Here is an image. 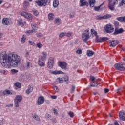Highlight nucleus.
Listing matches in <instances>:
<instances>
[{
	"mask_svg": "<svg viewBox=\"0 0 125 125\" xmlns=\"http://www.w3.org/2000/svg\"><path fill=\"white\" fill-rule=\"evenodd\" d=\"M0 61L2 66L6 69H10L11 66L17 68L18 65L21 63V58L16 54H12L10 56L5 52H2L0 54Z\"/></svg>",
	"mask_w": 125,
	"mask_h": 125,
	"instance_id": "nucleus-1",
	"label": "nucleus"
},
{
	"mask_svg": "<svg viewBox=\"0 0 125 125\" xmlns=\"http://www.w3.org/2000/svg\"><path fill=\"white\" fill-rule=\"evenodd\" d=\"M82 37L83 42L86 43L87 42V40L89 39V30L87 29L83 32L82 34Z\"/></svg>",
	"mask_w": 125,
	"mask_h": 125,
	"instance_id": "nucleus-2",
	"label": "nucleus"
},
{
	"mask_svg": "<svg viewBox=\"0 0 125 125\" xmlns=\"http://www.w3.org/2000/svg\"><path fill=\"white\" fill-rule=\"evenodd\" d=\"M36 3L38 6H45L47 3H50V0H39Z\"/></svg>",
	"mask_w": 125,
	"mask_h": 125,
	"instance_id": "nucleus-3",
	"label": "nucleus"
},
{
	"mask_svg": "<svg viewBox=\"0 0 125 125\" xmlns=\"http://www.w3.org/2000/svg\"><path fill=\"white\" fill-rule=\"evenodd\" d=\"M22 96L17 95L14 99V105L16 108L19 107V103L22 101Z\"/></svg>",
	"mask_w": 125,
	"mask_h": 125,
	"instance_id": "nucleus-4",
	"label": "nucleus"
},
{
	"mask_svg": "<svg viewBox=\"0 0 125 125\" xmlns=\"http://www.w3.org/2000/svg\"><path fill=\"white\" fill-rule=\"evenodd\" d=\"M111 17H112V15H111V14H106L104 16H101L100 15L95 16L96 20H103L105 19H109V18H111Z\"/></svg>",
	"mask_w": 125,
	"mask_h": 125,
	"instance_id": "nucleus-5",
	"label": "nucleus"
},
{
	"mask_svg": "<svg viewBox=\"0 0 125 125\" xmlns=\"http://www.w3.org/2000/svg\"><path fill=\"white\" fill-rule=\"evenodd\" d=\"M47 67L49 69H52L54 66V58L51 57L48 59Z\"/></svg>",
	"mask_w": 125,
	"mask_h": 125,
	"instance_id": "nucleus-6",
	"label": "nucleus"
},
{
	"mask_svg": "<svg viewBox=\"0 0 125 125\" xmlns=\"http://www.w3.org/2000/svg\"><path fill=\"white\" fill-rule=\"evenodd\" d=\"M105 30L106 33L110 34L114 32V28L112 27V25L110 24H106L105 27Z\"/></svg>",
	"mask_w": 125,
	"mask_h": 125,
	"instance_id": "nucleus-7",
	"label": "nucleus"
},
{
	"mask_svg": "<svg viewBox=\"0 0 125 125\" xmlns=\"http://www.w3.org/2000/svg\"><path fill=\"white\" fill-rule=\"evenodd\" d=\"M114 68H115L116 70L121 71H125V67H124V66H123V64H121L119 63L115 64L114 65Z\"/></svg>",
	"mask_w": 125,
	"mask_h": 125,
	"instance_id": "nucleus-8",
	"label": "nucleus"
},
{
	"mask_svg": "<svg viewBox=\"0 0 125 125\" xmlns=\"http://www.w3.org/2000/svg\"><path fill=\"white\" fill-rule=\"evenodd\" d=\"M109 44H110V46L111 47H115V46H116V45H118V44H119V43H120V42H119V41L117 40H109L108 41Z\"/></svg>",
	"mask_w": 125,
	"mask_h": 125,
	"instance_id": "nucleus-9",
	"label": "nucleus"
},
{
	"mask_svg": "<svg viewBox=\"0 0 125 125\" xmlns=\"http://www.w3.org/2000/svg\"><path fill=\"white\" fill-rule=\"evenodd\" d=\"M67 63L65 62H59V67H60L62 70H65V71H66V70H67Z\"/></svg>",
	"mask_w": 125,
	"mask_h": 125,
	"instance_id": "nucleus-10",
	"label": "nucleus"
},
{
	"mask_svg": "<svg viewBox=\"0 0 125 125\" xmlns=\"http://www.w3.org/2000/svg\"><path fill=\"white\" fill-rule=\"evenodd\" d=\"M21 15L23 16V17H25L27 19H29L30 20L33 19V17H32V15L29 13H27L25 12H22L21 13Z\"/></svg>",
	"mask_w": 125,
	"mask_h": 125,
	"instance_id": "nucleus-11",
	"label": "nucleus"
},
{
	"mask_svg": "<svg viewBox=\"0 0 125 125\" xmlns=\"http://www.w3.org/2000/svg\"><path fill=\"white\" fill-rule=\"evenodd\" d=\"M43 103H44V98L43 97V96H41L38 98L37 104L38 105H42V104H43Z\"/></svg>",
	"mask_w": 125,
	"mask_h": 125,
	"instance_id": "nucleus-12",
	"label": "nucleus"
},
{
	"mask_svg": "<svg viewBox=\"0 0 125 125\" xmlns=\"http://www.w3.org/2000/svg\"><path fill=\"white\" fill-rule=\"evenodd\" d=\"M80 2L81 3V7L88 6V5H89V4L88 3V2H87L86 0H80Z\"/></svg>",
	"mask_w": 125,
	"mask_h": 125,
	"instance_id": "nucleus-13",
	"label": "nucleus"
},
{
	"mask_svg": "<svg viewBox=\"0 0 125 125\" xmlns=\"http://www.w3.org/2000/svg\"><path fill=\"white\" fill-rule=\"evenodd\" d=\"M119 119L121 121H125V114L123 110L119 112Z\"/></svg>",
	"mask_w": 125,
	"mask_h": 125,
	"instance_id": "nucleus-14",
	"label": "nucleus"
},
{
	"mask_svg": "<svg viewBox=\"0 0 125 125\" xmlns=\"http://www.w3.org/2000/svg\"><path fill=\"white\" fill-rule=\"evenodd\" d=\"M3 25H4V26H7L8 25H10V22H9V19H8L7 18H3L2 21Z\"/></svg>",
	"mask_w": 125,
	"mask_h": 125,
	"instance_id": "nucleus-15",
	"label": "nucleus"
},
{
	"mask_svg": "<svg viewBox=\"0 0 125 125\" xmlns=\"http://www.w3.org/2000/svg\"><path fill=\"white\" fill-rule=\"evenodd\" d=\"M124 33V29L123 28H115V31L113 33V35H118V34H122Z\"/></svg>",
	"mask_w": 125,
	"mask_h": 125,
	"instance_id": "nucleus-16",
	"label": "nucleus"
},
{
	"mask_svg": "<svg viewBox=\"0 0 125 125\" xmlns=\"http://www.w3.org/2000/svg\"><path fill=\"white\" fill-rule=\"evenodd\" d=\"M33 30H28L27 33L28 34H31L32 33H36L37 29H38V27L36 25H33L32 26Z\"/></svg>",
	"mask_w": 125,
	"mask_h": 125,
	"instance_id": "nucleus-17",
	"label": "nucleus"
},
{
	"mask_svg": "<svg viewBox=\"0 0 125 125\" xmlns=\"http://www.w3.org/2000/svg\"><path fill=\"white\" fill-rule=\"evenodd\" d=\"M12 94V92L9 90H5L3 91L2 94H1V96H4V95H9Z\"/></svg>",
	"mask_w": 125,
	"mask_h": 125,
	"instance_id": "nucleus-18",
	"label": "nucleus"
},
{
	"mask_svg": "<svg viewBox=\"0 0 125 125\" xmlns=\"http://www.w3.org/2000/svg\"><path fill=\"white\" fill-rule=\"evenodd\" d=\"M116 5V2H114L113 4H108V7L111 11L115 10V5Z\"/></svg>",
	"mask_w": 125,
	"mask_h": 125,
	"instance_id": "nucleus-19",
	"label": "nucleus"
},
{
	"mask_svg": "<svg viewBox=\"0 0 125 125\" xmlns=\"http://www.w3.org/2000/svg\"><path fill=\"white\" fill-rule=\"evenodd\" d=\"M50 73H51V74H53V75H64V74H65V73L62 72V71H58V70H56V71H54L53 72H50Z\"/></svg>",
	"mask_w": 125,
	"mask_h": 125,
	"instance_id": "nucleus-20",
	"label": "nucleus"
},
{
	"mask_svg": "<svg viewBox=\"0 0 125 125\" xmlns=\"http://www.w3.org/2000/svg\"><path fill=\"white\" fill-rule=\"evenodd\" d=\"M32 118L35 120V121L41 122V118H40V117H39V116H38L36 113L32 114Z\"/></svg>",
	"mask_w": 125,
	"mask_h": 125,
	"instance_id": "nucleus-21",
	"label": "nucleus"
},
{
	"mask_svg": "<svg viewBox=\"0 0 125 125\" xmlns=\"http://www.w3.org/2000/svg\"><path fill=\"white\" fill-rule=\"evenodd\" d=\"M42 56L41 57V59L42 61H44V60H46V56H47V55H46V52H42Z\"/></svg>",
	"mask_w": 125,
	"mask_h": 125,
	"instance_id": "nucleus-22",
	"label": "nucleus"
},
{
	"mask_svg": "<svg viewBox=\"0 0 125 125\" xmlns=\"http://www.w3.org/2000/svg\"><path fill=\"white\" fill-rule=\"evenodd\" d=\"M18 22L19 25H20V26H21V27H23V26L25 25V23H26V22H25V21H23L22 19H20V20L18 21Z\"/></svg>",
	"mask_w": 125,
	"mask_h": 125,
	"instance_id": "nucleus-23",
	"label": "nucleus"
},
{
	"mask_svg": "<svg viewBox=\"0 0 125 125\" xmlns=\"http://www.w3.org/2000/svg\"><path fill=\"white\" fill-rule=\"evenodd\" d=\"M32 91H33V87L31 85H29L28 86V89L26 90V93L27 94H30V93H31Z\"/></svg>",
	"mask_w": 125,
	"mask_h": 125,
	"instance_id": "nucleus-24",
	"label": "nucleus"
},
{
	"mask_svg": "<svg viewBox=\"0 0 125 125\" xmlns=\"http://www.w3.org/2000/svg\"><path fill=\"white\" fill-rule=\"evenodd\" d=\"M95 0H89V3L90 4V7H94V5H95Z\"/></svg>",
	"mask_w": 125,
	"mask_h": 125,
	"instance_id": "nucleus-25",
	"label": "nucleus"
},
{
	"mask_svg": "<svg viewBox=\"0 0 125 125\" xmlns=\"http://www.w3.org/2000/svg\"><path fill=\"white\" fill-rule=\"evenodd\" d=\"M104 3H105V2H104L102 4L98 6H95L94 8V10H95V11H99L100 10L101 7L104 5Z\"/></svg>",
	"mask_w": 125,
	"mask_h": 125,
	"instance_id": "nucleus-26",
	"label": "nucleus"
},
{
	"mask_svg": "<svg viewBox=\"0 0 125 125\" xmlns=\"http://www.w3.org/2000/svg\"><path fill=\"white\" fill-rule=\"evenodd\" d=\"M116 19L118 20V21H119V22H124L125 23V16L118 17L116 18Z\"/></svg>",
	"mask_w": 125,
	"mask_h": 125,
	"instance_id": "nucleus-27",
	"label": "nucleus"
},
{
	"mask_svg": "<svg viewBox=\"0 0 125 125\" xmlns=\"http://www.w3.org/2000/svg\"><path fill=\"white\" fill-rule=\"evenodd\" d=\"M86 54L87 56L90 57L91 56H92V55H94L95 53L94 52L91 51L90 50H87Z\"/></svg>",
	"mask_w": 125,
	"mask_h": 125,
	"instance_id": "nucleus-28",
	"label": "nucleus"
},
{
	"mask_svg": "<svg viewBox=\"0 0 125 125\" xmlns=\"http://www.w3.org/2000/svg\"><path fill=\"white\" fill-rule=\"evenodd\" d=\"M60 21H61V20L60 19V18H57L55 19L54 23L56 25H57L58 26H59V25H60V24L61 23Z\"/></svg>",
	"mask_w": 125,
	"mask_h": 125,
	"instance_id": "nucleus-29",
	"label": "nucleus"
},
{
	"mask_svg": "<svg viewBox=\"0 0 125 125\" xmlns=\"http://www.w3.org/2000/svg\"><path fill=\"white\" fill-rule=\"evenodd\" d=\"M63 79L66 84H69V83H70V81H69V76L66 75L63 77Z\"/></svg>",
	"mask_w": 125,
	"mask_h": 125,
	"instance_id": "nucleus-30",
	"label": "nucleus"
},
{
	"mask_svg": "<svg viewBox=\"0 0 125 125\" xmlns=\"http://www.w3.org/2000/svg\"><path fill=\"white\" fill-rule=\"evenodd\" d=\"M99 83H96L95 82H93L92 83H91V84L89 85L90 87H97L98 86V85Z\"/></svg>",
	"mask_w": 125,
	"mask_h": 125,
	"instance_id": "nucleus-31",
	"label": "nucleus"
},
{
	"mask_svg": "<svg viewBox=\"0 0 125 125\" xmlns=\"http://www.w3.org/2000/svg\"><path fill=\"white\" fill-rule=\"evenodd\" d=\"M49 20H53L54 19V14L53 13H50L48 15Z\"/></svg>",
	"mask_w": 125,
	"mask_h": 125,
	"instance_id": "nucleus-32",
	"label": "nucleus"
},
{
	"mask_svg": "<svg viewBox=\"0 0 125 125\" xmlns=\"http://www.w3.org/2000/svg\"><path fill=\"white\" fill-rule=\"evenodd\" d=\"M53 5L54 6V7H57V6H58V5H59V1H58V0H55L53 1Z\"/></svg>",
	"mask_w": 125,
	"mask_h": 125,
	"instance_id": "nucleus-33",
	"label": "nucleus"
},
{
	"mask_svg": "<svg viewBox=\"0 0 125 125\" xmlns=\"http://www.w3.org/2000/svg\"><path fill=\"white\" fill-rule=\"evenodd\" d=\"M95 41L96 42L99 43V42H102V39L99 38L98 35L96 37Z\"/></svg>",
	"mask_w": 125,
	"mask_h": 125,
	"instance_id": "nucleus-34",
	"label": "nucleus"
},
{
	"mask_svg": "<svg viewBox=\"0 0 125 125\" xmlns=\"http://www.w3.org/2000/svg\"><path fill=\"white\" fill-rule=\"evenodd\" d=\"M25 35H23L22 37L21 38V43H25V41H26V38H25Z\"/></svg>",
	"mask_w": 125,
	"mask_h": 125,
	"instance_id": "nucleus-35",
	"label": "nucleus"
},
{
	"mask_svg": "<svg viewBox=\"0 0 125 125\" xmlns=\"http://www.w3.org/2000/svg\"><path fill=\"white\" fill-rule=\"evenodd\" d=\"M91 35H94L96 37L98 36V35H97V32H96L95 30H94V29H91Z\"/></svg>",
	"mask_w": 125,
	"mask_h": 125,
	"instance_id": "nucleus-36",
	"label": "nucleus"
},
{
	"mask_svg": "<svg viewBox=\"0 0 125 125\" xmlns=\"http://www.w3.org/2000/svg\"><path fill=\"white\" fill-rule=\"evenodd\" d=\"M38 65L40 67H44V66H45V64L43 62L40 61V60L38 61Z\"/></svg>",
	"mask_w": 125,
	"mask_h": 125,
	"instance_id": "nucleus-37",
	"label": "nucleus"
},
{
	"mask_svg": "<svg viewBox=\"0 0 125 125\" xmlns=\"http://www.w3.org/2000/svg\"><path fill=\"white\" fill-rule=\"evenodd\" d=\"M114 24L115 27V29H119V25L120 24V23L117 21H114Z\"/></svg>",
	"mask_w": 125,
	"mask_h": 125,
	"instance_id": "nucleus-38",
	"label": "nucleus"
},
{
	"mask_svg": "<svg viewBox=\"0 0 125 125\" xmlns=\"http://www.w3.org/2000/svg\"><path fill=\"white\" fill-rule=\"evenodd\" d=\"M75 15H76V13H75L74 12H71L69 14V18H73L75 17Z\"/></svg>",
	"mask_w": 125,
	"mask_h": 125,
	"instance_id": "nucleus-39",
	"label": "nucleus"
},
{
	"mask_svg": "<svg viewBox=\"0 0 125 125\" xmlns=\"http://www.w3.org/2000/svg\"><path fill=\"white\" fill-rule=\"evenodd\" d=\"M15 86L18 87V88H21V83H20L16 82L15 83Z\"/></svg>",
	"mask_w": 125,
	"mask_h": 125,
	"instance_id": "nucleus-40",
	"label": "nucleus"
},
{
	"mask_svg": "<svg viewBox=\"0 0 125 125\" xmlns=\"http://www.w3.org/2000/svg\"><path fill=\"white\" fill-rule=\"evenodd\" d=\"M57 80H58L59 83H63L64 80H63V78L59 77L57 79Z\"/></svg>",
	"mask_w": 125,
	"mask_h": 125,
	"instance_id": "nucleus-41",
	"label": "nucleus"
},
{
	"mask_svg": "<svg viewBox=\"0 0 125 125\" xmlns=\"http://www.w3.org/2000/svg\"><path fill=\"white\" fill-rule=\"evenodd\" d=\"M124 4H125V0H122L121 2L119 3V7L123 6Z\"/></svg>",
	"mask_w": 125,
	"mask_h": 125,
	"instance_id": "nucleus-42",
	"label": "nucleus"
},
{
	"mask_svg": "<svg viewBox=\"0 0 125 125\" xmlns=\"http://www.w3.org/2000/svg\"><path fill=\"white\" fill-rule=\"evenodd\" d=\"M21 71H25V70H27V67L25 65H22L21 67Z\"/></svg>",
	"mask_w": 125,
	"mask_h": 125,
	"instance_id": "nucleus-43",
	"label": "nucleus"
},
{
	"mask_svg": "<svg viewBox=\"0 0 125 125\" xmlns=\"http://www.w3.org/2000/svg\"><path fill=\"white\" fill-rule=\"evenodd\" d=\"M65 36H66L65 32H62L59 35L60 38H63V37H64Z\"/></svg>",
	"mask_w": 125,
	"mask_h": 125,
	"instance_id": "nucleus-44",
	"label": "nucleus"
},
{
	"mask_svg": "<svg viewBox=\"0 0 125 125\" xmlns=\"http://www.w3.org/2000/svg\"><path fill=\"white\" fill-rule=\"evenodd\" d=\"M68 115L70 117V118H74V116H75V114H74V112L72 111H70L68 113Z\"/></svg>",
	"mask_w": 125,
	"mask_h": 125,
	"instance_id": "nucleus-45",
	"label": "nucleus"
},
{
	"mask_svg": "<svg viewBox=\"0 0 125 125\" xmlns=\"http://www.w3.org/2000/svg\"><path fill=\"white\" fill-rule=\"evenodd\" d=\"M31 64V62H26V69L27 70H29L30 69V64Z\"/></svg>",
	"mask_w": 125,
	"mask_h": 125,
	"instance_id": "nucleus-46",
	"label": "nucleus"
},
{
	"mask_svg": "<svg viewBox=\"0 0 125 125\" xmlns=\"http://www.w3.org/2000/svg\"><path fill=\"white\" fill-rule=\"evenodd\" d=\"M108 40H109L108 37H104L102 38V42H105L106 41H108Z\"/></svg>",
	"mask_w": 125,
	"mask_h": 125,
	"instance_id": "nucleus-47",
	"label": "nucleus"
},
{
	"mask_svg": "<svg viewBox=\"0 0 125 125\" xmlns=\"http://www.w3.org/2000/svg\"><path fill=\"white\" fill-rule=\"evenodd\" d=\"M23 5L25 7H28L29 6V2L25 1L23 3Z\"/></svg>",
	"mask_w": 125,
	"mask_h": 125,
	"instance_id": "nucleus-48",
	"label": "nucleus"
},
{
	"mask_svg": "<svg viewBox=\"0 0 125 125\" xmlns=\"http://www.w3.org/2000/svg\"><path fill=\"white\" fill-rule=\"evenodd\" d=\"M77 54H82V51L80 48L78 49V50L76 51Z\"/></svg>",
	"mask_w": 125,
	"mask_h": 125,
	"instance_id": "nucleus-49",
	"label": "nucleus"
},
{
	"mask_svg": "<svg viewBox=\"0 0 125 125\" xmlns=\"http://www.w3.org/2000/svg\"><path fill=\"white\" fill-rule=\"evenodd\" d=\"M37 47L38 48H42V43L41 42H39L36 44Z\"/></svg>",
	"mask_w": 125,
	"mask_h": 125,
	"instance_id": "nucleus-50",
	"label": "nucleus"
},
{
	"mask_svg": "<svg viewBox=\"0 0 125 125\" xmlns=\"http://www.w3.org/2000/svg\"><path fill=\"white\" fill-rule=\"evenodd\" d=\"M11 72L12 74H16V73H18V70L16 69H11Z\"/></svg>",
	"mask_w": 125,
	"mask_h": 125,
	"instance_id": "nucleus-51",
	"label": "nucleus"
},
{
	"mask_svg": "<svg viewBox=\"0 0 125 125\" xmlns=\"http://www.w3.org/2000/svg\"><path fill=\"white\" fill-rule=\"evenodd\" d=\"M53 111L54 114L55 116H58V112H57V111L56 110L55 108H54L53 109Z\"/></svg>",
	"mask_w": 125,
	"mask_h": 125,
	"instance_id": "nucleus-52",
	"label": "nucleus"
},
{
	"mask_svg": "<svg viewBox=\"0 0 125 125\" xmlns=\"http://www.w3.org/2000/svg\"><path fill=\"white\" fill-rule=\"evenodd\" d=\"M39 12L38 11H34L33 12V14L34 15H35V16H38L39 15Z\"/></svg>",
	"mask_w": 125,
	"mask_h": 125,
	"instance_id": "nucleus-53",
	"label": "nucleus"
},
{
	"mask_svg": "<svg viewBox=\"0 0 125 125\" xmlns=\"http://www.w3.org/2000/svg\"><path fill=\"white\" fill-rule=\"evenodd\" d=\"M10 107H13V104H8L6 105V108H9Z\"/></svg>",
	"mask_w": 125,
	"mask_h": 125,
	"instance_id": "nucleus-54",
	"label": "nucleus"
},
{
	"mask_svg": "<svg viewBox=\"0 0 125 125\" xmlns=\"http://www.w3.org/2000/svg\"><path fill=\"white\" fill-rule=\"evenodd\" d=\"M75 88H76V87L74 85H72L71 91V93H74V91H75Z\"/></svg>",
	"mask_w": 125,
	"mask_h": 125,
	"instance_id": "nucleus-55",
	"label": "nucleus"
},
{
	"mask_svg": "<svg viewBox=\"0 0 125 125\" xmlns=\"http://www.w3.org/2000/svg\"><path fill=\"white\" fill-rule=\"evenodd\" d=\"M54 90H55V91H56L57 92H58V91H59V89L58 88V87L55 86L53 87Z\"/></svg>",
	"mask_w": 125,
	"mask_h": 125,
	"instance_id": "nucleus-56",
	"label": "nucleus"
},
{
	"mask_svg": "<svg viewBox=\"0 0 125 125\" xmlns=\"http://www.w3.org/2000/svg\"><path fill=\"white\" fill-rule=\"evenodd\" d=\"M45 118L46 119H50V118H51V115H50V114H46L45 115Z\"/></svg>",
	"mask_w": 125,
	"mask_h": 125,
	"instance_id": "nucleus-57",
	"label": "nucleus"
},
{
	"mask_svg": "<svg viewBox=\"0 0 125 125\" xmlns=\"http://www.w3.org/2000/svg\"><path fill=\"white\" fill-rule=\"evenodd\" d=\"M28 42L30 43V44H31V45H33V46L35 45V43L33 41H29Z\"/></svg>",
	"mask_w": 125,
	"mask_h": 125,
	"instance_id": "nucleus-58",
	"label": "nucleus"
},
{
	"mask_svg": "<svg viewBox=\"0 0 125 125\" xmlns=\"http://www.w3.org/2000/svg\"><path fill=\"white\" fill-rule=\"evenodd\" d=\"M90 80H91V81L93 82V81L95 80V77H94V76H91L90 77Z\"/></svg>",
	"mask_w": 125,
	"mask_h": 125,
	"instance_id": "nucleus-59",
	"label": "nucleus"
},
{
	"mask_svg": "<svg viewBox=\"0 0 125 125\" xmlns=\"http://www.w3.org/2000/svg\"><path fill=\"white\" fill-rule=\"evenodd\" d=\"M120 91L123 92V90H122V87H120V88H118V89H117V92L118 93H119V92H120Z\"/></svg>",
	"mask_w": 125,
	"mask_h": 125,
	"instance_id": "nucleus-60",
	"label": "nucleus"
},
{
	"mask_svg": "<svg viewBox=\"0 0 125 125\" xmlns=\"http://www.w3.org/2000/svg\"><path fill=\"white\" fill-rule=\"evenodd\" d=\"M65 35H66V37H71V36H72V33H71V32L67 33Z\"/></svg>",
	"mask_w": 125,
	"mask_h": 125,
	"instance_id": "nucleus-61",
	"label": "nucleus"
},
{
	"mask_svg": "<svg viewBox=\"0 0 125 125\" xmlns=\"http://www.w3.org/2000/svg\"><path fill=\"white\" fill-rule=\"evenodd\" d=\"M104 93H108L109 91V89H107V88H104Z\"/></svg>",
	"mask_w": 125,
	"mask_h": 125,
	"instance_id": "nucleus-62",
	"label": "nucleus"
},
{
	"mask_svg": "<svg viewBox=\"0 0 125 125\" xmlns=\"http://www.w3.org/2000/svg\"><path fill=\"white\" fill-rule=\"evenodd\" d=\"M37 37H42V33H36Z\"/></svg>",
	"mask_w": 125,
	"mask_h": 125,
	"instance_id": "nucleus-63",
	"label": "nucleus"
},
{
	"mask_svg": "<svg viewBox=\"0 0 125 125\" xmlns=\"http://www.w3.org/2000/svg\"><path fill=\"white\" fill-rule=\"evenodd\" d=\"M51 98H52V99H56V98H57V96H51Z\"/></svg>",
	"mask_w": 125,
	"mask_h": 125,
	"instance_id": "nucleus-64",
	"label": "nucleus"
}]
</instances>
